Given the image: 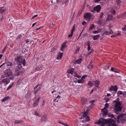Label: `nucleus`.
<instances>
[{
	"mask_svg": "<svg viewBox=\"0 0 126 126\" xmlns=\"http://www.w3.org/2000/svg\"><path fill=\"white\" fill-rule=\"evenodd\" d=\"M82 59L81 58H79L78 60L76 61L75 62V63L76 64H79L80 63Z\"/></svg>",
	"mask_w": 126,
	"mask_h": 126,
	"instance_id": "bb28decb",
	"label": "nucleus"
},
{
	"mask_svg": "<svg viewBox=\"0 0 126 126\" xmlns=\"http://www.w3.org/2000/svg\"><path fill=\"white\" fill-rule=\"evenodd\" d=\"M37 16V15H35L34 16H33L32 17V19H33L34 17H36Z\"/></svg>",
	"mask_w": 126,
	"mask_h": 126,
	"instance_id": "052dcab7",
	"label": "nucleus"
},
{
	"mask_svg": "<svg viewBox=\"0 0 126 126\" xmlns=\"http://www.w3.org/2000/svg\"><path fill=\"white\" fill-rule=\"evenodd\" d=\"M38 87V85H37L34 88V90H35Z\"/></svg>",
	"mask_w": 126,
	"mask_h": 126,
	"instance_id": "bf43d9fd",
	"label": "nucleus"
},
{
	"mask_svg": "<svg viewBox=\"0 0 126 126\" xmlns=\"http://www.w3.org/2000/svg\"><path fill=\"white\" fill-rule=\"evenodd\" d=\"M38 98L36 99L34 101L33 104V106L34 107H36L38 105V103L39 102V99L40 98L39 95L38 96Z\"/></svg>",
	"mask_w": 126,
	"mask_h": 126,
	"instance_id": "f8f14e48",
	"label": "nucleus"
},
{
	"mask_svg": "<svg viewBox=\"0 0 126 126\" xmlns=\"http://www.w3.org/2000/svg\"><path fill=\"white\" fill-rule=\"evenodd\" d=\"M67 72L68 73L70 74H71L77 77L79 79L81 77L80 76L78 75L76 72H74V69L73 68H71L69 69L68 70Z\"/></svg>",
	"mask_w": 126,
	"mask_h": 126,
	"instance_id": "20e7f679",
	"label": "nucleus"
},
{
	"mask_svg": "<svg viewBox=\"0 0 126 126\" xmlns=\"http://www.w3.org/2000/svg\"><path fill=\"white\" fill-rule=\"evenodd\" d=\"M45 101L44 100H43L42 101V105L43 106H44V105H45Z\"/></svg>",
	"mask_w": 126,
	"mask_h": 126,
	"instance_id": "de8ad7c7",
	"label": "nucleus"
},
{
	"mask_svg": "<svg viewBox=\"0 0 126 126\" xmlns=\"http://www.w3.org/2000/svg\"><path fill=\"white\" fill-rule=\"evenodd\" d=\"M108 116L109 117H110L112 118H113L114 117V116L113 115H112V114H111V115H110V116H109V115H108Z\"/></svg>",
	"mask_w": 126,
	"mask_h": 126,
	"instance_id": "6e6d98bb",
	"label": "nucleus"
},
{
	"mask_svg": "<svg viewBox=\"0 0 126 126\" xmlns=\"http://www.w3.org/2000/svg\"><path fill=\"white\" fill-rule=\"evenodd\" d=\"M121 104L120 102L117 103L115 105V112L117 114L119 113V112L121 110Z\"/></svg>",
	"mask_w": 126,
	"mask_h": 126,
	"instance_id": "39448f33",
	"label": "nucleus"
},
{
	"mask_svg": "<svg viewBox=\"0 0 126 126\" xmlns=\"http://www.w3.org/2000/svg\"><path fill=\"white\" fill-rule=\"evenodd\" d=\"M43 68H44V67H43V66L42 65H40L36 67L35 68V69L37 71H39L42 70Z\"/></svg>",
	"mask_w": 126,
	"mask_h": 126,
	"instance_id": "6ab92c4d",
	"label": "nucleus"
},
{
	"mask_svg": "<svg viewBox=\"0 0 126 126\" xmlns=\"http://www.w3.org/2000/svg\"><path fill=\"white\" fill-rule=\"evenodd\" d=\"M46 120V118L45 116H43L41 118V121H45Z\"/></svg>",
	"mask_w": 126,
	"mask_h": 126,
	"instance_id": "f704fd0d",
	"label": "nucleus"
},
{
	"mask_svg": "<svg viewBox=\"0 0 126 126\" xmlns=\"http://www.w3.org/2000/svg\"><path fill=\"white\" fill-rule=\"evenodd\" d=\"M25 41L26 43H27L29 42V40L28 39L25 40Z\"/></svg>",
	"mask_w": 126,
	"mask_h": 126,
	"instance_id": "603ef678",
	"label": "nucleus"
},
{
	"mask_svg": "<svg viewBox=\"0 0 126 126\" xmlns=\"http://www.w3.org/2000/svg\"><path fill=\"white\" fill-rule=\"evenodd\" d=\"M1 82L2 83L5 84L7 85L9 83L10 81L8 79H3Z\"/></svg>",
	"mask_w": 126,
	"mask_h": 126,
	"instance_id": "2eb2a0df",
	"label": "nucleus"
},
{
	"mask_svg": "<svg viewBox=\"0 0 126 126\" xmlns=\"http://www.w3.org/2000/svg\"><path fill=\"white\" fill-rule=\"evenodd\" d=\"M36 23H37V22H36L35 23H34L32 25V27H33L34 26V25H35L36 24Z\"/></svg>",
	"mask_w": 126,
	"mask_h": 126,
	"instance_id": "69168bd1",
	"label": "nucleus"
},
{
	"mask_svg": "<svg viewBox=\"0 0 126 126\" xmlns=\"http://www.w3.org/2000/svg\"><path fill=\"white\" fill-rule=\"evenodd\" d=\"M84 82V81L83 80V79H80L79 80H78V82L79 83H83Z\"/></svg>",
	"mask_w": 126,
	"mask_h": 126,
	"instance_id": "473e14b6",
	"label": "nucleus"
},
{
	"mask_svg": "<svg viewBox=\"0 0 126 126\" xmlns=\"http://www.w3.org/2000/svg\"><path fill=\"white\" fill-rule=\"evenodd\" d=\"M93 82L95 84V86L97 88H98L99 87V85L100 84V82L99 81L97 80L94 81L93 80Z\"/></svg>",
	"mask_w": 126,
	"mask_h": 126,
	"instance_id": "412c9836",
	"label": "nucleus"
},
{
	"mask_svg": "<svg viewBox=\"0 0 126 126\" xmlns=\"http://www.w3.org/2000/svg\"><path fill=\"white\" fill-rule=\"evenodd\" d=\"M96 123V124H100L102 126H103L105 124L106 125L108 126H110L111 125L112 126H117L116 124L115 121H114L111 118L107 119H104L103 118H101Z\"/></svg>",
	"mask_w": 126,
	"mask_h": 126,
	"instance_id": "f257e3e1",
	"label": "nucleus"
},
{
	"mask_svg": "<svg viewBox=\"0 0 126 126\" xmlns=\"http://www.w3.org/2000/svg\"><path fill=\"white\" fill-rule=\"evenodd\" d=\"M67 43V42H65L62 45L61 47H64L66 46V44Z\"/></svg>",
	"mask_w": 126,
	"mask_h": 126,
	"instance_id": "79ce46f5",
	"label": "nucleus"
},
{
	"mask_svg": "<svg viewBox=\"0 0 126 126\" xmlns=\"http://www.w3.org/2000/svg\"><path fill=\"white\" fill-rule=\"evenodd\" d=\"M23 122V121L21 120H15V124H18L20 123H21Z\"/></svg>",
	"mask_w": 126,
	"mask_h": 126,
	"instance_id": "4be33fe9",
	"label": "nucleus"
},
{
	"mask_svg": "<svg viewBox=\"0 0 126 126\" xmlns=\"http://www.w3.org/2000/svg\"><path fill=\"white\" fill-rule=\"evenodd\" d=\"M63 55V53L60 52H58L57 55V56L56 59L58 60H60L61 58Z\"/></svg>",
	"mask_w": 126,
	"mask_h": 126,
	"instance_id": "dca6fc26",
	"label": "nucleus"
},
{
	"mask_svg": "<svg viewBox=\"0 0 126 126\" xmlns=\"http://www.w3.org/2000/svg\"><path fill=\"white\" fill-rule=\"evenodd\" d=\"M4 64H5L4 63H3L0 66V68L2 66L4 65Z\"/></svg>",
	"mask_w": 126,
	"mask_h": 126,
	"instance_id": "774afa93",
	"label": "nucleus"
},
{
	"mask_svg": "<svg viewBox=\"0 0 126 126\" xmlns=\"http://www.w3.org/2000/svg\"><path fill=\"white\" fill-rule=\"evenodd\" d=\"M21 66V65L19 64L16 68L15 71V75L18 76L19 74L21 73V71H22Z\"/></svg>",
	"mask_w": 126,
	"mask_h": 126,
	"instance_id": "423d86ee",
	"label": "nucleus"
},
{
	"mask_svg": "<svg viewBox=\"0 0 126 126\" xmlns=\"http://www.w3.org/2000/svg\"><path fill=\"white\" fill-rule=\"evenodd\" d=\"M91 17V14L89 13H86L84 16V18L86 19V20H89Z\"/></svg>",
	"mask_w": 126,
	"mask_h": 126,
	"instance_id": "9b49d317",
	"label": "nucleus"
},
{
	"mask_svg": "<svg viewBox=\"0 0 126 126\" xmlns=\"http://www.w3.org/2000/svg\"><path fill=\"white\" fill-rule=\"evenodd\" d=\"M6 11L5 8L4 7L0 8V13H2L6 12Z\"/></svg>",
	"mask_w": 126,
	"mask_h": 126,
	"instance_id": "aec40b11",
	"label": "nucleus"
},
{
	"mask_svg": "<svg viewBox=\"0 0 126 126\" xmlns=\"http://www.w3.org/2000/svg\"><path fill=\"white\" fill-rule=\"evenodd\" d=\"M88 47H90V44L89 42H88L87 43Z\"/></svg>",
	"mask_w": 126,
	"mask_h": 126,
	"instance_id": "680f3d73",
	"label": "nucleus"
},
{
	"mask_svg": "<svg viewBox=\"0 0 126 126\" xmlns=\"http://www.w3.org/2000/svg\"><path fill=\"white\" fill-rule=\"evenodd\" d=\"M122 94V93L121 91H119L117 93V95L118 96H119L120 95H121Z\"/></svg>",
	"mask_w": 126,
	"mask_h": 126,
	"instance_id": "49530a36",
	"label": "nucleus"
},
{
	"mask_svg": "<svg viewBox=\"0 0 126 126\" xmlns=\"http://www.w3.org/2000/svg\"><path fill=\"white\" fill-rule=\"evenodd\" d=\"M13 85V83L12 84H10L7 88L6 90H8L9 89H10L12 87Z\"/></svg>",
	"mask_w": 126,
	"mask_h": 126,
	"instance_id": "58836bf2",
	"label": "nucleus"
},
{
	"mask_svg": "<svg viewBox=\"0 0 126 126\" xmlns=\"http://www.w3.org/2000/svg\"><path fill=\"white\" fill-rule=\"evenodd\" d=\"M6 64L7 65L9 66H11L12 65V63L9 62H7L6 63Z\"/></svg>",
	"mask_w": 126,
	"mask_h": 126,
	"instance_id": "c9c22d12",
	"label": "nucleus"
},
{
	"mask_svg": "<svg viewBox=\"0 0 126 126\" xmlns=\"http://www.w3.org/2000/svg\"><path fill=\"white\" fill-rule=\"evenodd\" d=\"M126 118V114L119 115L118 116L117 122L118 123H119L120 122L122 123H123L125 122V120Z\"/></svg>",
	"mask_w": 126,
	"mask_h": 126,
	"instance_id": "f03ea898",
	"label": "nucleus"
},
{
	"mask_svg": "<svg viewBox=\"0 0 126 126\" xmlns=\"http://www.w3.org/2000/svg\"><path fill=\"white\" fill-rule=\"evenodd\" d=\"M121 35V34L120 33V32L119 33H118L117 34V36H120Z\"/></svg>",
	"mask_w": 126,
	"mask_h": 126,
	"instance_id": "0e129e2a",
	"label": "nucleus"
},
{
	"mask_svg": "<svg viewBox=\"0 0 126 126\" xmlns=\"http://www.w3.org/2000/svg\"><path fill=\"white\" fill-rule=\"evenodd\" d=\"M102 30V29H98L97 31L98 33L100 32Z\"/></svg>",
	"mask_w": 126,
	"mask_h": 126,
	"instance_id": "8fccbe9b",
	"label": "nucleus"
},
{
	"mask_svg": "<svg viewBox=\"0 0 126 126\" xmlns=\"http://www.w3.org/2000/svg\"><path fill=\"white\" fill-rule=\"evenodd\" d=\"M109 104L108 103H106L105 104V107L103 109L101 110L102 112L103 113V116H105L107 115L108 113V110L107 109H108Z\"/></svg>",
	"mask_w": 126,
	"mask_h": 126,
	"instance_id": "6e6552de",
	"label": "nucleus"
},
{
	"mask_svg": "<svg viewBox=\"0 0 126 126\" xmlns=\"http://www.w3.org/2000/svg\"><path fill=\"white\" fill-rule=\"evenodd\" d=\"M21 34H19L18 36L16 38V39H19L20 37L21 36Z\"/></svg>",
	"mask_w": 126,
	"mask_h": 126,
	"instance_id": "37998d69",
	"label": "nucleus"
},
{
	"mask_svg": "<svg viewBox=\"0 0 126 126\" xmlns=\"http://www.w3.org/2000/svg\"><path fill=\"white\" fill-rule=\"evenodd\" d=\"M114 19L113 18V17L111 15H108L107 18V21H110L111 20L113 21Z\"/></svg>",
	"mask_w": 126,
	"mask_h": 126,
	"instance_id": "f3484780",
	"label": "nucleus"
},
{
	"mask_svg": "<svg viewBox=\"0 0 126 126\" xmlns=\"http://www.w3.org/2000/svg\"><path fill=\"white\" fill-rule=\"evenodd\" d=\"M86 24V22L85 21L83 22L82 23V24L83 25H85Z\"/></svg>",
	"mask_w": 126,
	"mask_h": 126,
	"instance_id": "864d4df0",
	"label": "nucleus"
},
{
	"mask_svg": "<svg viewBox=\"0 0 126 126\" xmlns=\"http://www.w3.org/2000/svg\"><path fill=\"white\" fill-rule=\"evenodd\" d=\"M117 87L116 86H114L111 85L109 89L110 91H114L115 92H117Z\"/></svg>",
	"mask_w": 126,
	"mask_h": 126,
	"instance_id": "ddd939ff",
	"label": "nucleus"
},
{
	"mask_svg": "<svg viewBox=\"0 0 126 126\" xmlns=\"http://www.w3.org/2000/svg\"><path fill=\"white\" fill-rule=\"evenodd\" d=\"M75 26H73V27L72 28V30H71V32H72L73 33V32L75 31Z\"/></svg>",
	"mask_w": 126,
	"mask_h": 126,
	"instance_id": "a19ab883",
	"label": "nucleus"
},
{
	"mask_svg": "<svg viewBox=\"0 0 126 126\" xmlns=\"http://www.w3.org/2000/svg\"><path fill=\"white\" fill-rule=\"evenodd\" d=\"M92 48H88L87 50L89 52L87 53L88 55H89L90 54L91 52L93 51V49Z\"/></svg>",
	"mask_w": 126,
	"mask_h": 126,
	"instance_id": "393cba45",
	"label": "nucleus"
},
{
	"mask_svg": "<svg viewBox=\"0 0 126 126\" xmlns=\"http://www.w3.org/2000/svg\"><path fill=\"white\" fill-rule=\"evenodd\" d=\"M94 25L93 24H92L91 26L90 27L89 29V30H93V28H94Z\"/></svg>",
	"mask_w": 126,
	"mask_h": 126,
	"instance_id": "72a5a7b5",
	"label": "nucleus"
},
{
	"mask_svg": "<svg viewBox=\"0 0 126 126\" xmlns=\"http://www.w3.org/2000/svg\"><path fill=\"white\" fill-rule=\"evenodd\" d=\"M103 15V13H102L100 16V18H101L102 17V16Z\"/></svg>",
	"mask_w": 126,
	"mask_h": 126,
	"instance_id": "e2e57ef3",
	"label": "nucleus"
},
{
	"mask_svg": "<svg viewBox=\"0 0 126 126\" xmlns=\"http://www.w3.org/2000/svg\"><path fill=\"white\" fill-rule=\"evenodd\" d=\"M100 0H94V1L96 3L99 1Z\"/></svg>",
	"mask_w": 126,
	"mask_h": 126,
	"instance_id": "4d7b16f0",
	"label": "nucleus"
},
{
	"mask_svg": "<svg viewBox=\"0 0 126 126\" xmlns=\"http://www.w3.org/2000/svg\"><path fill=\"white\" fill-rule=\"evenodd\" d=\"M95 102V100H93L90 103L91 105H93Z\"/></svg>",
	"mask_w": 126,
	"mask_h": 126,
	"instance_id": "09e8293b",
	"label": "nucleus"
},
{
	"mask_svg": "<svg viewBox=\"0 0 126 126\" xmlns=\"http://www.w3.org/2000/svg\"><path fill=\"white\" fill-rule=\"evenodd\" d=\"M106 34L107 35H109L110 34L112 33H113V31L111 30H110V31L108 32L107 31H106L105 32Z\"/></svg>",
	"mask_w": 126,
	"mask_h": 126,
	"instance_id": "7c9ffc66",
	"label": "nucleus"
},
{
	"mask_svg": "<svg viewBox=\"0 0 126 126\" xmlns=\"http://www.w3.org/2000/svg\"><path fill=\"white\" fill-rule=\"evenodd\" d=\"M41 89V87H38L37 89H36V90H35V91H33V93L34 94H35L37 92L39 91Z\"/></svg>",
	"mask_w": 126,
	"mask_h": 126,
	"instance_id": "2f4dec72",
	"label": "nucleus"
},
{
	"mask_svg": "<svg viewBox=\"0 0 126 126\" xmlns=\"http://www.w3.org/2000/svg\"><path fill=\"white\" fill-rule=\"evenodd\" d=\"M121 3V1L120 0H116L115 3V5L117 6L118 7L120 4Z\"/></svg>",
	"mask_w": 126,
	"mask_h": 126,
	"instance_id": "cd10ccee",
	"label": "nucleus"
},
{
	"mask_svg": "<svg viewBox=\"0 0 126 126\" xmlns=\"http://www.w3.org/2000/svg\"><path fill=\"white\" fill-rule=\"evenodd\" d=\"M73 33L72 32H71V33L68 36V38H70L72 36Z\"/></svg>",
	"mask_w": 126,
	"mask_h": 126,
	"instance_id": "ea45409f",
	"label": "nucleus"
},
{
	"mask_svg": "<svg viewBox=\"0 0 126 126\" xmlns=\"http://www.w3.org/2000/svg\"><path fill=\"white\" fill-rule=\"evenodd\" d=\"M87 85L89 87H91L94 85V83L91 81H89L88 82Z\"/></svg>",
	"mask_w": 126,
	"mask_h": 126,
	"instance_id": "c85d7f7f",
	"label": "nucleus"
},
{
	"mask_svg": "<svg viewBox=\"0 0 126 126\" xmlns=\"http://www.w3.org/2000/svg\"><path fill=\"white\" fill-rule=\"evenodd\" d=\"M10 99V97L9 96H6L4 98L2 99L1 100V101L2 102H4L5 101L7 100H8Z\"/></svg>",
	"mask_w": 126,
	"mask_h": 126,
	"instance_id": "5701e85b",
	"label": "nucleus"
},
{
	"mask_svg": "<svg viewBox=\"0 0 126 126\" xmlns=\"http://www.w3.org/2000/svg\"><path fill=\"white\" fill-rule=\"evenodd\" d=\"M4 74L6 77H8L10 79H13L14 78L13 75L12 73V70L8 69L4 71Z\"/></svg>",
	"mask_w": 126,
	"mask_h": 126,
	"instance_id": "7ed1b4c3",
	"label": "nucleus"
},
{
	"mask_svg": "<svg viewBox=\"0 0 126 126\" xmlns=\"http://www.w3.org/2000/svg\"><path fill=\"white\" fill-rule=\"evenodd\" d=\"M56 3H60L61 2V1L60 0H56Z\"/></svg>",
	"mask_w": 126,
	"mask_h": 126,
	"instance_id": "13d9d810",
	"label": "nucleus"
},
{
	"mask_svg": "<svg viewBox=\"0 0 126 126\" xmlns=\"http://www.w3.org/2000/svg\"><path fill=\"white\" fill-rule=\"evenodd\" d=\"M101 9V7L100 5L97 6L96 7H94L93 9L91 10V11L93 12H95V11H96L97 13L99 12L100 10Z\"/></svg>",
	"mask_w": 126,
	"mask_h": 126,
	"instance_id": "1a4fd4ad",
	"label": "nucleus"
},
{
	"mask_svg": "<svg viewBox=\"0 0 126 126\" xmlns=\"http://www.w3.org/2000/svg\"><path fill=\"white\" fill-rule=\"evenodd\" d=\"M87 76L86 75H83L82 76L81 78V79L83 80L84 79H85V78Z\"/></svg>",
	"mask_w": 126,
	"mask_h": 126,
	"instance_id": "a18cd8bd",
	"label": "nucleus"
},
{
	"mask_svg": "<svg viewBox=\"0 0 126 126\" xmlns=\"http://www.w3.org/2000/svg\"><path fill=\"white\" fill-rule=\"evenodd\" d=\"M15 60L16 62L18 63H19V64H20V63H21L23 59L22 57L21 56H19L17 57L16 58H15Z\"/></svg>",
	"mask_w": 126,
	"mask_h": 126,
	"instance_id": "9d476101",
	"label": "nucleus"
},
{
	"mask_svg": "<svg viewBox=\"0 0 126 126\" xmlns=\"http://www.w3.org/2000/svg\"><path fill=\"white\" fill-rule=\"evenodd\" d=\"M22 63H23V65L25 66V65L26 64V63L25 62V59H24L23 60V61H22Z\"/></svg>",
	"mask_w": 126,
	"mask_h": 126,
	"instance_id": "c03bdc74",
	"label": "nucleus"
},
{
	"mask_svg": "<svg viewBox=\"0 0 126 126\" xmlns=\"http://www.w3.org/2000/svg\"><path fill=\"white\" fill-rule=\"evenodd\" d=\"M99 36V35H97L93 36V38L94 40H95L97 39Z\"/></svg>",
	"mask_w": 126,
	"mask_h": 126,
	"instance_id": "c756f323",
	"label": "nucleus"
},
{
	"mask_svg": "<svg viewBox=\"0 0 126 126\" xmlns=\"http://www.w3.org/2000/svg\"><path fill=\"white\" fill-rule=\"evenodd\" d=\"M93 33L94 34H96V33H98L97 31H94L93 32Z\"/></svg>",
	"mask_w": 126,
	"mask_h": 126,
	"instance_id": "5fc2aeb1",
	"label": "nucleus"
},
{
	"mask_svg": "<svg viewBox=\"0 0 126 126\" xmlns=\"http://www.w3.org/2000/svg\"><path fill=\"white\" fill-rule=\"evenodd\" d=\"M126 12H125V13H124L123 14L121 15L120 16H118L117 17V18H120V17H122L123 16H124L126 15Z\"/></svg>",
	"mask_w": 126,
	"mask_h": 126,
	"instance_id": "4c0bfd02",
	"label": "nucleus"
},
{
	"mask_svg": "<svg viewBox=\"0 0 126 126\" xmlns=\"http://www.w3.org/2000/svg\"><path fill=\"white\" fill-rule=\"evenodd\" d=\"M87 111V110L86 111L84 112L82 117L81 118H79L80 119H85L86 121H84L83 122V123L84 122L86 121H89L90 120L89 117V116H86L88 114Z\"/></svg>",
	"mask_w": 126,
	"mask_h": 126,
	"instance_id": "0eeeda50",
	"label": "nucleus"
},
{
	"mask_svg": "<svg viewBox=\"0 0 126 126\" xmlns=\"http://www.w3.org/2000/svg\"><path fill=\"white\" fill-rule=\"evenodd\" d=\"M111 70L113 72L115 73H119V71L118 70L113 67L111 68Z\"/></svg>",
	"mask_w": 126,
	"mask_h": 126,
	"instance_id": "a878e982",
	"label": "nucleus"
},
{
	"mask_svg": "<svg viewBox=\"0 0 126 126\" xmlns=\"http://www.w3.org/2000/svg\"><path fill=\"white\" fill-rule=\"evenodd\" d=\"M87 99L83 97H81V102L83 105L85 104L87 102Z\"/></svg>",
	"mask_w": 126,
	"mask_h": 126,
	"instance_id": "a211bd4d",
	"label": "nucleus"
},
{
	"mask_svg": "<svg viewBox=\"0 0 126 126\" xmlns=\"http://www.w3.org/2000/svg\"><path fill=\"white\" fill-rule=\"evenodd\" d=\"M122 29L124 31L126 32V26H125L124 28H123Z\"/></svg>",
	"mask_w": 126,
	"mask_h": 126,
	"instance_id": "3c124183",
	"label": "nucleus"
},
{
	"mask_svg": "<svg viewBox=\"0 0 126 126\" xmlns=\"http://www.w3.org/2000/svg\"><path fill=\"white\" fill-rule=\"evenodd\" d=\"M98 24L100 26H103L105 24V21L103 20H100L98 21Z\"/></svg>",
	"mask_w": 126,
	"mask_h": 126,
	"instance_id": "4468645a",
	"label": "nucleus"
},
{
	"mask_svg": "<svg viewBox=\"0 0 126 126\" xmlns=\"http://www.w3.org/2000/svg\"><path fill=\"white\" fill-rule=\"evenodd\" d=\"M33 114L37 116H40V115L39 113L36 111H35L34 112V113Z\"/></svg>",
	"mask_w": 126,
	"mask_h": 126,
	"instance_id": "e433bc0d",
	"label": "nucleus"
},
{
	"mask_svg": "<svg viewBox=\"0 0 126 126\" xmlns=\"http://www.w3.org/2000/svg\"><path fill=\"white\" fill-rule=\"evenodd\" d=\"M63 125H64V126H68V125L67 124H64V123H63Z\"/></svg>",
	"mask_w": 126,
	"mask_h": 126,
	"instance_id": "338daca9",
	"label": "nucleus"
},
{
	"mask_svg": "<svg viewBox=\"0 0 126 126\" xmlns=\"http://www.w3.org/2000/svg\"><path fill=\"white\" fill-rule=\"evenodd\" d=\"M69 0H64L63 1L62 4L65 6L68 3Z\"/></svg>",
	"mask_w": 126,
	"mask_h": 126,
	"instance_id": "b1692460",
	"label": "nucleus"
}]
</instances>
